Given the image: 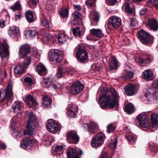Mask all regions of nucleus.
Wrapping results in <instances>:
<instances>
[{
  "label": "nucleus",
  "instance_id": "nucleus-7",
  "mask_svg": "<svg viewBox=\"0 0 158 158\" xmlns=\"http://www.w3.org/2000/svg\"><path fill=\"white\" fill-rule=\"evenodd\" d=\"M12 95V88L10 85H8L6 90L1 89L0 90V103L5 99L10 98Z\"/></svg>",
  "mask_w": 158,
  "mask_h": 158
},
{
  "label": "nucleus",
  "instance_id": "nucleus-19",
  "mask_svg": "<svg viewBox=\"0 0 158 158\" xmlns=\"http://www.w3.org/2000/svg\"><path fill=\"white\" fill-rule=\"evenodd\" d=\"M146 25L154 31H156L158 29V22L154 19H149L146 22Z\"/></svg>",
  "mask_w": 158,
  "mask_h": 158
},
{
  "label": "nucleus",
  "instance_id": "nucleus-54",
  "mask_svg": "<svg viewBox=\"0 0 158 158\" xmlns=\"http://www.w3.org/2000/svg\"><path fill=\"white\" fill-rule=\"evenodd\" d=\"M51 37L52 36L50 34L47 33L44 36L43 39L44 40L48 41Z\"/></svg>",
  "mask_w": 158,
  "mask_h": 158
},
{
  "label": "nucleus",
  "instance_id": "nucleus-25",
  "mask_svg": "<svg viewBox=\"0 0 158 158\" xmlns=\"http://www.w3.org/2000/svg\"><path fill=\"white\" fill-rule=\"evenodd\" d=\"M90 34L95 37L101 38L104 36L101 30L99 29H93L90 30Z\"/></svg>",
  "mask_w": 158,
  "mask_h": 158
},
{
  "label": "nucleus",
  "instance_id": "nucleus-9",
  "mask_svg": "<svg viewBox=\"0 0 158 158\" xmlns=\"http://www.w3.org/2000/svg\"><path fill=\"white\" fill-rule=\"evenodd\" d=\"M121 19L115 16L111 17L108 20V26L110 29L118 28L121 25Z\"/></svg>",
  "mask_w": 158,
  "mask_h": 158
},
{
  "label": "nucleus",
  "instance_id": "nucleus-5",
  "mask_svg": "<svg viewBox=\"0 0 158 158\" xmlns=\"http://www.w3.org/2000/svg\"><path fill=\"white\" fill-rule=\"evenodd\" d=\"M60 51L57 49H51L49 52V60L52 63H60L62 60V56L60 55Z\"/></svg>",
  "mask_w": 158,
  "mask_h": 158
},
{
  "label": "nucleus",
  "instance_id": "nucleus-35",
  "mask_svg": "<svg viewBox=\"0 0 158 158\" xmlns=\"http://www.w3.org/2000/svg\"><path fill=\"white\" fill-rule=\"evenodd\" d=\"M43 105L44 107H49L50 106L52 100L50 98H48L46 96H43Z\"/></svg>",
  "mask_w": 158,
  "mask_h": 158
},
{
  "label": "nucleus",
  "instance_id": "nucleus-3",
  "mask_svg": "<svg viewBox=\"0 0 158 158\" xmlns=\"http://www.w3.org/2000/svg\"><path fill=\"white\" fill-rule=\"evenodd\" d=\"M76 56L78 61L81 63L86 62L88 60V55L85 48L79 45L76 48Z\"/></svg>",
  "mask_w": 158,
  "mask_h": 158
},
{
  "label": "nucleus",
  "instance_id": "nucleus-1",
  "mask_svg": "<svg viewBox=\"0 0 158 158\" xmlns=\"http://www.w3.org/2000/svg\"><path fill=\"white\" fill-rule=\"evenodd\" d=\"M118 94L114 89H108L106 87H104L98 102L101 103L102 108L114 109L117 110L118 107Z\"/></svg>",
  "mask_w": 158,
  "mask_h": 158
},
{
  "label": "nucleus",
  "instance_id": "nucleus-33",
  "mask_svg": "<svg viewBox=\"0 0 158 158\" xmlns=\"http://www.w3.org/2000/svg\"><path fill=\"white\" fill-rule=\"evenodd\" d=\"M88 129L89 132L94 133L96 131V129L97 128V125L94 122H90L88 125Z\"/></svg>",
  "mask_w": 158,
  "mask_h": 158
},
{
  "label": "nucleus",
  "instance_id": "nucleus-10",
  "mask_svg": "<svg viewBox=\"0 0 158 158\" xmlns=\"http://www.w3.org/2000/svg\"><path fill=\"white\" fill-rule=\"evenodd\" d=\"M84 88V86L79 81H76L73 84L70 88V92L74 95L78 94Z\"/></svg>",
  "mask_w": 158,
  "mask_h": 158
},
{
  "label": "nucleus",
  "instance_id": "nucleus-39",
  "mask_svg": "<svg viewBox=\"0 0 158 158\" xmlns=\"http://www.w3.org/2000/svg\"><path fill=\"white\" fill-rule=\"evenodd\" d=\"M21 108V104L19 102H15L13 104V109L14 110V112H19V111Z\"/></svg>",
  "mask_w": 158,
  "mask_h": 158
},
{
  "label": "nucleus",
  "instance_id": "nucleus-13",
  "mask_svg": "<svg viewBox=\"0 0 158 158\" xmlns=\"http://www.w3.org/2000/svg\"><path fill=\"white\" fill-rule=\"evenodd\" d=\"M46 127L49 132L54 133L57 132L58 126L57 123L53 119H49L47 121Z\"/></svg>",
  "mask_w": 158,
  "mask_h": 158
},
{
  "label": "nucleus",
  "instance_id": "nucleus-58",
  "mask_svg": "<svg viewBox=\"0 0 158 158\" xmlns=\"http://www.w3.org/2000/svg\"><path fill=\"white\" fill-rule=\"evenodd\" d=\"M12 135L15 138L18 136H19V137L21 136L20 134L18 131H16L14 130V132L12 134Z\"/></svg>",
  "mask_w": 158,
  "mask_h": 158
},
{
  "label": "nucleus",
  "instance_id": "nucleus-15",
  "mask_svg": "<svg viewBox=\"0 0 158 158\" xmlns=\"http://www.w3.org/2000/svg\"><path fill=\"white\" fill-rule=\"evenodd\" d=\"M9 55L8 46L7 44L4 45L0 44V56L3 61V58L8 56Z\"/></svg>",
  "mask_w": 158,
  "mask_h": 158
},
{
  "label": "nucleus",
  "instance_id": "nucleus-22",
  "mask_svg": "<svg viewBox=\"0 0 158 158\" xmlns=\"http://www.w3.org/2000/svg\"><path fill=\"white\" fill-rule=\"evenodd\" d=\"M78 111L77 106L73 105L69 107L67 110V113L69 118H74L75 117L76 113Z\"/></svg>",
  "mask_w": 158,
  "mask_h": 158
},
{
  "label": "nucleus",
  "instance_id": "nucleus-6",
  "mask_svg": "<svg viewBox=\"0 0 158 158\" xmlns=\"http://www.w3.org/2000/svg\"><path fill=\"white\" fill-rule=\"evenodd\" d=\"M105 139V136L103 133H98L93 138L91 142L92 146L94 148L100 146L103 143Z\"/></svg>",
  "mask_w": 158,
  "mask_h": 158
},
{
  "label": "nucleus",
  "instance_id": "nucleus-32",
  "mask_svg": "<svg viewBox=\"0 0 158 158\" xmlns=\"http://www.w3.org/2000/svg\"><path fill=\"white\" fill-rule=\"evenodd\" d=\"M134 106L131 103L128 104L125 106L124 111L129 114H131L135 111Z\"/></svg>",
  "mask_w": 158,
  "mask_h": 158
},
{
  "label": "nucleus",
  "instance_id": "nucleus-12",
  "mask_svg": "<svg viewBox=\"0 0 158 158\" xmlns=\"http://www.w3.org/2000/svg\"><path fill=\"white\" fill-rule=\"evenodd\" d=\"M137 119L141 127H145L148 125L149 120L147 116L144 114L143 113H141L138 115L137 117Z\"/></svg>",
  "mask_w": 158,
  "mask_h": 158
},
{
  "label": "nucleus",
  "instance_id": "nucleus-30",
  "mask_svg": "<svg viewBox=\"0 0 158 158\" xmlns=\"http://www.w3.org/2000/svg\"><path fill=\"white\" fill-rule=\"evenodd\" d=\"M89 18L90 19H92L94 21L97 22L99 20V15L97 11H93L90 12Z\"/></svg>",
  "mask_w": 158,
  "mask_h": 158
},
{
  "label": "nucleus",
  "instance_id": "nucleus-11",
  "mask_svg": "<svg viewBox=\"0 0 158 158\" xmlns=\"http://www.w3.org/2000/svg\"><path fill=\"white\" fill-rule=\"evenodd\" d=\"M73 69L72 68H64L60 67L58 69V72L56 74V77L58 78L64 77L66 74L72 75Z\"/></svg>",
  "mask_w": 158,
  "mask_h": 158
},
{
  "label": "nucleus",
  "instance_id": "nucleus-56",
  "mask_svg": "<svg viewBox=\"0 0 158 158\" xmlns=\"http://www.w3.org/2000/svg\"><path fill=\"white\" fill-rule=\"evenodd\" d=\"M117 2V0H107V3L110 6H114Z\"/></svg>",
  "mask_w": 158,
  "mask_h": 158
},
{
  "label": "nucleus",
  "instance_id": "nucleus-31",
  "mask_svg": "<svg viewBox=\"0 0 158 158\" xmlns=\"http://www.w3.org/2000/svg\"><path fill=\"white\" fill-rule=\"evenodd\" d=\"M37 71L39 74L44 75L46 73V69L44 65H38L36 67Z\"/></svg>",
  "mask_w": 158,
  "mask_h": 158
},
{
  "label": "nucleus",
  "instance_id": "nucleus-27",
  "mask_svg": "<svg viewBox=\"0 0 158 158\" xmlns=\"http://www.w3.org/2000/svg\"><path fill=\"white\" fill-rule=\"evenodd\" d=\"M8 33L11 37L14 38L19 34L20 31L18 27H14L10 29Z\"/></svg>",
  "mask_w": 158,
  "mask_h": 158
},
{
  "label": "nucleus",
  "instance_id": "nucleus-28",
  "mask_svg": "<svg viewBox=\"0 0 158 158\" xmlns=\"http://www.w3.org/2000/svg\"><path fill=\"white\" fill-rule=\"evenodd\" d=\"M57 39L59 43L61 44H62L65 42L67 39H71L64 34L59 33L57 36Z\"/></svg>",
  "mask_w": 158,
  "mask_h": 158
},
{
  "label": "nucleus",
  "instance_id": "nucleus-45",
  "mask_svg": "<svg viewBox=\"0 0 158 158\" xmlns=\"http://www.w3.org/2000/svg\"><path fill=\"white\" fill-rule=\"evenodd\" d=\"M115 129V126L114 124L111 123L109 124L107 127V132L108 133L112 132Z\"/></svg>",
  "mask_w": 158,
  "mask_h": 158
},
{
  "label": "nucleus",
  "instance_id": "nucleus-40",
  "mask_svg": "<svg viewBox=\"0 0 158 158\" xmlns=\"http://www.w3.org/2000/svg\"><path fill=\"white\" fill-rule=\"evenodd\" d=\"M59 14L61 17L63 18H66L68 16L69 11L65 8H62L59 11Z\"/></svg>",
  "mask_w": 158,
  "mask_h": 158
},
{
  "label": "nucleus",
  "instance_id": "nucleus-20",
  "mask_svg": "<svg viewBox=\"0 0 158 158\" xmlns=\"http://www.w3.org/2000/svg\"><path fill=\"white\" fill-rule=\"evenodd\" d=\"M33 141L29 138L23 139L21 144V147L24 149L30 148L33 145Z\"/></svg>",
  "mask_w": 158,
  "mask_h": 158
},
{
  "label": "nucleus",
  "instance_id": "nucleus-21",
  "mask_svg": "<svg viewBox=\"0 0 158 158\" xmlns=\"http://www.w3.org/2000/svg\"><path fill=\"white\" fill-rule=\"evenodd\" d=\"M41 84L44 87H51L55 89H58L59 88L58 84L57 85L56 84H54L53 82H50L49 80L47 79H44L41 82Z\"/></svg>",
  "mask_w": 158,
  "mask_h": 158
},
{
  "label": "nucleus",
  "instance_id": "nucleus-24",
  "mask_svg": "<svg viewBox=\"0 0 158 158\" xmlns=\"http://www.w3.org/2000/svg\"><path fill=\"white\" fill-rule=\"evenodd\" d=\"M142 77L146 81H151L153 78L152 72L149 69H147L143 71Z\"/></svg>",
  "mask_w": 158,
  "mask_h": 158
},
{
  "label": "nucleus",
  "instance_id": "nucleus-14",
  "mask_svg": "<svg viewBox=\"0 0 158 158\" xmlns=\"http://www.w3.org/2000/svg\"><path fill=\"white\" fill-rule=\"evenodd\" d=\"M67 140L70 143L76 144L79 141V137L75 132L71 131L68 133Z\"/></svg>",
  "mask_w": 158,
  "mask_h": 158
},
{
  "label": "nucleus",
  "instance_id": "nucleus-43",
  "mask_svg": "<svg viewBox=\"0 0 158 158\" xmlns=\"http://www.w3.org/2000/svg\"><path fill=\"white\" fill-rule=\"evenodd\" d=\"M10 8L13 11H15L16 10H20L21 7L19 2H17L12 6L10 7Z\"/></svg>",
  "mask_w": 158,
  "mask_h": 158
},
{
  "label": "nucleus",
  "instance_id": "nucleus-4",
  "mask_svg": "<svg viewBox=\"0 0 158 158\" xmlns=\"http://www.w3.org/2000/svg\"><path fill=\"white\" fill-rule=\"evenodd\" d=\"M158 89V79L153 83L152 87L149 88L145 92V99L147 101H151L156 96V94L157 92Z\"/></svg>",
  "mask_w": 158,
  "mask_h": 158
},
{
  "label": "nucleus",
  "instance_id": "nucleus-44",
  "mask_svg": "<svg viewBox=\"0 0 158 158\" xmlns=\"http://www.w3.org/2000/svg\"><path fill=\"white\" fill-rule=\"evenodd\" d=\"M63 149V146H57L56 147L53 148V154L55 155L57 152L62 151Z\"/></svg>",
  "mask_w": 158,
  "mask_h": 158
},
{
  "label": "nucleus",
  "instance_id": "nucleus-29",
  "mask_svg": "<svg viewBox=\"0 0 158 158\" xmlns=\"http://www.w3.org/2000/svg\"><path fill=\"white\" fill-rule=\"evenodd\" d=\"M27 114L29 116V119L27 123L33 124L36 121V117L31 111L27 113Z\"/></svg>",
  "mask_w": 158,
  "mask_h": 158
},
{
  "label": "nucleus",
  "instance_id": "nucleus-34",
  "mask_svg": "<svg viewBox=\"0 0 158 158\" xmlns=\"http://www.w3.org/2000/svg\"><path fill=\"white\" fill-rule=\"evenodd\" d=\"M25 16L27 21L31 23L34 21L33 15L31 11L28 10L25 14Z\"/></svg>",
  "mask_w": 158,
  "mask_h": 158
},
{
  "label": "nucleus",
  "instance_id": "nucleus-16",
  "mask_svg": "<svg viewBox=\"0 0 158 158\" xmlns=\"http://www.w3.org/2000/svg\"><path fill=\"white\" fill-rule=\"evenodd\" d=\"M31 51L30 46L27 44L22 46L19 49V55L20 56L24 57L27 54L30 53Z\"/></svg>",
  "mask_w": 158,
  "mask_h": 158
},
{
  "label": "nucleus",
  "instance_id": "nucleus-61",
  "mask_svg": "<svg viewBox=\"0 0 158 158\" xmlns=\"http://www.w3.org/2000/svg\"><path fill=\"white\" fill-rule=\"evenodd\" d=\"M5 24V21L2 19H0V27L3 28L4 27Z\"/></svg>",
  "mask_w": 158,
  "mask_h": 158
},
{
  "label": "nucleus",
  "instance_id": "nucleus-57",
  "mask_svg": "<svg viewBox=\"0 0 158 158\" xmlns=\"http://www.w3.org/2000/svg\"><path fill=\"white\" fill-rule=\"evenodd\" d=\"M29 35L31 37H34L35 35L37 34L36 31L35 30H32L29 32Z\"/></svg>",
  "mask_w": 158,
  "mask_h": 158
},
{
  "label": "nucleus",
  "instance_id": "nucleus-46",
  "mask_svg": "<svg viewBox=\"0 0 158 158\" xmlns=\"http://www.w3.org/2000/svg\"><path fill=\"white\" fill-rule=\"evenodd\" d=\"M24 81L27 85H32V80L31 78L29 77H26L24 78Z\"/></svg>",
  "mask_w": 158,
  "mask_h": 158
},
{
  "label": "nucleus",
  "instance_id": "nucleus-23",
  "mask_svg": "<svg viewBox=\"0 0 158 158\" xmlns=\"http://www.w3.org/2000/svg\"><path fill=\"white\" fill-rule=\"evenodd\" d=\"M25 103L30 106H35L37 103L33 96L31 95H28L26 97Z\"/></svg>",
  "mask_w": 158,
  "mask_h": 158
},
{
  "label": "nucleus",
  "instance_id": "nucleus-42",
  "mask_svg": "<svg viewBox=\"0 0 158 158\" xmlns=\"http://www.w3.org/2000/svg\"><path fill=\"white\" fill-rule=\"evenodd\" d=\"M72 32L73 35L76 37L81 36V31L80 30V28L77 27L76 28H73Z\"/></svg>",
  "mask_w": 158,
  "mask_h": 158
},
{
  "label": "nucleus",
  "instance_id": "nucleus-8",
  "mask_svg": "<svg viewBox=\"0 0 158 158\" xmlns=\"http://www.w3.org/2000/svg\"><path fill=\"white\" fill-rule=\"evenodd\" d=\"M31 59L29 57L26 58L23 64L16 66L14 68V73L15 74H20L24 72V69L26 68L30 64Z\"/></svg>",
  "mask_w": 158,
  "mask_h": 158
},
{
  "label": "nucleus",
  "instance_id": "nucleus-17",
  "mask_svg": "<svg viewBox=\"0 0 158 158\" xmlns=\"http://www.w3.org/2000/svg\"><path fill=\"white\" fill-rule=\"evenodd\" d=\"M124 91L128 96H132L136 93L135 85L131 84H128L124 87Z\"/></svg>",
  "mask_w": 158,
  "mask_h": 158
},
{
  "label": "nucleus",
  "instance_id": "nucleus-62",
  "mask_svg": "<svg viewBox=\"0 0 158 158\" xmlns=\"http://www.w3.org/2000/svg\"><path fill=\"white\" fill-rule=\"evenodd\" d=\"M147 10L146 9H143L140 11V15H143L145 14L146 13Z\"/></svg>",
  "mask_w": 158,
  "mask_h": 158
},
{
  "label": "nucleus",
  "instance_id": "nucleus-53",
  "mask_svg": "<svg viewBox=\"0 0 158 158\" xmlns=\"http://www.w3.org/2000/svg\"><path fill=\"white\" fill-rule=\"evenodd\" d=\"M73 17L77 19H81V15L80 13L76 11H74L72 14Z\"/></svg>",
  "mask_w": 158,
  "mask_h": 158
},
{
  "label": "nucleus",
  "instance_id": "nucleus-63",
  "mask_svg": "<svg viewBox=\"0 0 158 158\" xmlns=\"http://www.w3.org/2000/svg\"><path fill=\"white\" fill-rule=\"evenodd\" d=\"M74 8L75 10L78 11H80L81 9V6L80 5H74Z\"/></svg>",
  "mask_w": 158,
  "mask_h": 158
},
{
  "label": "nucleus",
  "instance_id": "nucleus-64",
  "mask_svg": "<svg viewBox=\"0 0 158 158\" xmlns=\"http://www.w3.org/2000/svg\"><path fill=\"white\" fill-rule=\"evenodd\" d=\"M135 21L134 19H131L130 23V25L131 27H134L135 24Z\"/></svg>",
  "mask_w": 158,
  "mask_h": 158
},
{
  "label": "nucleus",
  "instance_id": "nucleus-47",
  "mask_svg": "<svg viewBox=\"0 0 158 158\" xmlns=\"http://www.w3.org/2000/svg\"><path fill=\"white\" fill-rule=\"evenodd\" d=\"M126 137L128 142L131 144L134 143V142L136 140L135 139L134 136L132 135H127Z\"/></svg>",
  "mask_w": 158,
  "mask_h": 158
},
{
  "label": "nucleus",
  "instance_id": "nucleus-18",
  "mask_svg": "<svg viewBox=\"0 0 158 158\" xmlns=\"http://www.w3.org/2000/svg\"><path fill=\"white\" fill-rule=\"evenodd\" d=\"M152 60V57L151 56H149L145 59L142 58H139L136 59V61L139 64L140 66H145L147 64H148L150 63Z\"/></svg>",
  "mask_w": 158,
  "mask_h": 158
},
{
  "label": "nucleus",
  "instance_id": "nucleus-41",
  "mask_svg": "<svg viewBox=\"0 0 158 158\" xmlns=\"http://www.w3.org/2000/svg\"><path fill=\"white\" fill-rule=\"evenodd\" d=\"M133 73L130 70L125 71V73L124 75H123V77L124 78L127 79H130L132 78L133 76Z\"/></svg>",
  "mask_w": 158,
  "mask_h": 158
},
{
  "label": "nucleus",
  "instance_id": "nucleus-48",
  "mask_svg": "<svg viewBox=\"0 0 158 158\" xmlns=\"http://www.w3.org/2000/svg\"><path fill=\"white\" fill-rule=\"evenodd\" d=\"M149 147L151 148L152 151L156 152L158 151V146L155 143H149Z\"/></svg>",
  "mask_w": 158,
  "mask_h": 158
},
{
  "label": "nucleus",
  "instance_id": "nucleus-49",
  "mask_svg": "<svg viewBox=\"0 0 158 158\" xmlns=\"http://www.w3.org/2000/svg\"><path fill=\"white\" fill-rule=\"evenodd\" d=\"M124 6L125 7V10L126 12L130 14L132 12V10L130 7L128 3H126L124 4Z\"/></svg>",
  "mask_w": 158,
  "mask_h": 158
},
{
  "label": "nucleus",
  "instance_id": "nucleus-52",
  "mask_svg": "<svg viewBox=\"0 0 158 158\" xmlns=\"http://www.w3.org/2000/svg\"><path fill=\"white\" fill-rule=\"evenodd\" d=\"M117 143V140L116 138H115L114 142L111 143L109 144V146L111 149H114L116 147Z\"/></svg>",
  "mask_w": 158,
  "mask_h": 158
},
{
  "label": "nucleus",
  "instance_id": "nucleus-50",
  "mask_svg": "<svg viewBox=\"0 0 158 158\" xmlns=\"http://www.w3.org/2000/svg\"><path fill=\"white\" fill-rule=\"evenodd\" d=\"M96 1V0H88L86 1L85 4L89 7H90L95 3Z\"/></svg>",
  "mask_w": 158,
  "mask_h": 158
},
{
  "label": "nucleus",
  "instance_id": "nucleus-59",
  "mask_svg": "<svg viewBox=\"0 0 158 158\" xmlns=\"http://www.w3.org/2000/svg\"><path fill=\"white\" fill-rule=\"evenodd\" d=\"M6 146L4 143L0 140V149H4L6 148Z\"/></svg>",
  "mask_w": 158,
  "mask_h": 158
},
{
  "label": "nucleus",
  "instance_id": "nucleus-60",
  "mask_svg": "<svg viewBox=\"0 0 158 158\" xmlns=\"http://www.w3.org/2000/svg\"><path fill=\"white\" fill-rule=\"evenodd\" d=\"M15 119L14 118H13L11 121V123L10 124V126L12 127V128H15V124L16 123V122L15 121H14Z\"/></svg>",
  "mask_w": 158,
  "mask_h": 158
},
{
  "label": "nucleus",
  "instance_id": "nucleus-38",
  "mask_svg": "<svg viewBox=\"0 0 158 158\" xmlns=\"http://www.w3.org/2000/svg\"><path fill=\"white\" fill-rule=\"evenodd\" d=\"M109 65L110 69L113 70L117 69L118 66L117 60L115 59H113L110 61Z\"/></svg>",
  "mask_w": 158,
  "mask_h": 158
},
{
  "label": "nucleus",
  "instance_id": "nucleus-26",
  "mask_svg": "<svg viewBox=\"0 0 158 158\" xmlns=\"http://www.w3.org/2000/svg\"><path fill=\"white\" fill-rule=\"evenodd\" d=\"M68 158H80L78 155V152H76L75 149L70 148L68 151L67 153Z\"/></svg>",
  "mask_w": 158,
  "mask_h": 158
},
{
  "label": "nucleus",
  "instance_id": "nucleus-55",
  "mask_svg": "<svg viewBox=\"0 0 158 158\" xmlns=\"http://www.w3.org/2000/svg\"><path fill=\"white\" fill-rule=\"evenodd\" d=\"M92 68L94 70H97L100 69L99 64L95 63L94 64L91 66Z\"/></svg>",
  "mask_w": 158,
  "mask_h": 158
},
{
  "label": "nucleus",
  "instance_id": "nucleus-36",
  "mask_svg": "<svg viewBox=\"0 0 158 158\" xmlns=\"http://www.w3.org/2000/svg\"><path fill=\"white\" fill-rule=\"evenodd\" d=\"M32 124H31L27 123L26 129L24 132V135H32L33 130V128L32 127Z\"/></svg>",
  "mask_w": 158,
  "mask_h": 158
},
{
  "label": "nucleus",
  "instance_id": "nucleus-37",
  "mask_svg": "<svg viewBox=\"0 0 158 158\" xmlns=\"http://www.w3.org/2000/svg\"><path fill=\"white\" fill-rule=\"evenodd\" d=\"M151 121L152 126L154 127L157 123V115L156 114H152L151 116Z\"/></svg>",
  "mask_w": 158,
  "mask_h": 158
},
{
  "label": "nucleus",
  "instance_id": "nucleus-2",
  "mask_svg": "<svg viewBox=\"0 0 158 158\" xmlns=\"http://www.w3.org/2000/svg\"><path fill=\"white\" fill-rule=\"evenodd\" d=\"M137 36L141 42L143 44L148 45L150 46L153 42V37L143 30L138 31Z\"/></svg>",
  "mask_w": 158,
  "mask_h": 158
},
{
  "label": "nucleus",
  "instance_id": "nucleus-51",
  "mask_svg": "<svg viewBox=\"0 0 158 158\" xmlns=\"http://www.w3.org/2000/svg\"><path fill=\"white\" fill-rule=\"evenodd\" d=\"M42 24L44 27H49V25L48 21L46 19H42L41 20Z\"/></svg>",
  "mask_w": 158,
  "mask_h": 158
}]
</instances>
